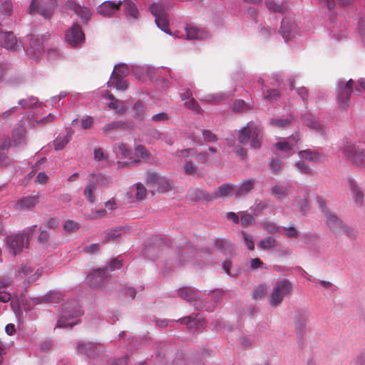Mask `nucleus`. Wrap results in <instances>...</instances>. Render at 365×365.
Returning <instances> with one entry per match:
<instances>
[{"label": "nucleus", "instance_id": "obj_42", "mask_svg": "<svg viewBox=\"0 0 365 365\" xmlns=\"http://www.w3.org/2000/svg\"><path fill=\"white\" fill-rule=\"evenodd\" d=\"M63 299V295L59 291H50L44 295L46 303H59Z\"/></svg>", "mask_w": 365, "mask_h": 365}, {"label": "nucleus", "instance_id": "obj_18", "mask_svg": "<svg viewBox=\"0 0 365 365\" xmlns=\"http://www.w3.org/2000/svg\"><path fill=\"white\" fill-rule=\"evenodd\" d=\"M26 130L24 126L18 125L12 131V142L16 147L26 144Z\"/></svg>", "mask_w": 365, "mask_h": 365}, {"label": "nucleus", "instance_id": "obj_7", "mask_svg": "<svg viewBox=\"0 0 365 365\" xmlns=\"http://www.w3.org/2000/svg\"><path fill=\"white\" fill-rule=\"evenodd\" d=\"M292 292V284L287 279L277 281L273 287L271 297L270 304L272 306L279 305L283 299L291 294Z\"/></svg>", "mask_w": 365, "mask_h": 365}, {"label": "nucleus", "instance_id": "obj_33", "mask_svg": "<svg viewBox=\"0 0 365 365\" xmlns=\"http://www.w3.org/2000/svg\"><path fill=\"white\" fill-rule=\"evenodd\" d=\"M349 187L353 193V198L356 203L362 205L364 200V194L361 188L357 185L354 180H349Z\"/></svg>", "mask_w": 365, "mask_h": 365}, {"label": "nucleus", "instance_id": "obj_58", "mask_svg": "<svg viewBox=\"0 0 365 365\" xmlns=\"http://www.w3.org/2000/svg\"><path fill=\"white\" fill-rule=\"evenodd\" d=\"M160 176L155 172L149 171L146 174V182L149 187L157 185L159 181Z\"/></svg>", "mask_w": 365, "mask_h": 365}, {"label": "nucleus", "instance_id": "obj_53", "mask_svg": "<svg viewBox=\"0 0 365 365\" xmlns=\"http://www.w3.org/2000/svg\"><path fill=\"white\" fill-rule=\"evenodd\" d=\"M158 189L160 192H168L173 188L170 182L164 177H160L157 183Z\"/></svg>", "mask_w": 365, "mask_h": 365}, {"label": "nucleus", "instance_id": "obj_61", "mask_svg": "<svg viewBox=\"0 0 365 365\" xmlns=\"http://www.w3.org/2000/svg\"><path fill=\"white\" fill-rule=\"evenodd\" d=\"M55 118H56L55 115H53V113H49L48 115L42 118L39 120H36L35 122V123L34 124V126L38 125H44L49 123L53 122L55 120Z\"/></svg>", "mask_w": 365, "mask_h": 365}, {"label": "nucleus", "instance_id": "obj_3", "mask_svg": "<svg viewBox=\"0 0 365 365\" xmlns=\"http://www.w3.org/2000/svg\"><path fill=\"white\" fill-rule=\"evenodd\" d=\"M326 224L336 235H346L350 238H355L357 232L355 229L344 224L342 220L334 213L326 211Z\"/></svg>", "mask_w": 365, "mask_h": 365}, {"label": "nucleus", "instance_id": "obj_26", "mask_svg": "<svg viewBox=\"0 0 365 365\" xmlns=\"http://www.w3.org/2000/svg\"><path fill=\"white\" fill-rule=\"evenodd\" d=\"M299 156L302 160L314 163L320 162L324 158L322 153L310 149L299 151Z\"/></svg>", "mask_w": 365, "mask_h": 365}, {"label": "nucleus", "instance_id": "obj_14", "mask_svg": "<svg viewBox=\"0 0 365 365\" xmlns=\"http://www.w3.org/2000/svg\"><path fill=\"white\" fill-rule=\"evenodd\" d=\"M309 317V314L306 310L300 309L297 312V315L294 319L297 334L299 337H302L307 330V322Z\"/></svg>", "mask_w": 365, "mask_h": 365}, {"label": "nucleus", "instance_id": "obj_62", "mask_svg": "<svg viewBox=\"0 0 365 365\" xmlns=\"http://www.w3.org/2000/svg\"><path fill=\"white\" fill-rule=\"evenodd\" d=\"M295 166L302 174H310L312 173V170L302 160L297 162Z\"/></svg>", "mask_w": 365, "mask_h": 365}, {"label": "nucleus", "instance_id": "obj_41", "mask_svg": "<svg viewBox=\"0 0 365 365\" xmlns=\"http://www.w3.org/2000/svg\"><path fill=\"white\" fill-rule=\"evenodd\" d=\"M129 74V68L127 64L120 63L114 66L111 76L125 78Z\"/></svg>", "mask_w": 365, "mask_h": 365}, {"label": "nucleus", "instance_id": "obj_55", "mask_svg": "<svg viewBox=\"0 0 365 365\" xmlns=\"http://www.w3.org/2000/svg\"><path fill=\"white\" fill-rule=\"evenodd\" d=\"M113 150L117 154H120L124 157H127L130 154V150L127 148L126 144L123 143H119L113 146Z\"/></svg>", "mask_w": 365, "mask_h": 365}, {"label": "nucleus", "instance_id": "obj_15", "mask_svg": "<svg viewBox=\"0 0 365 365\" xmlns=\"http://www.w3.org/2000/svg\"><path fill=\"white\" fill-rule=\"evenodd\" d=\"M134 124L132 121L117 120L106 124L103 130L108 133L111 130L131 131L133 130Z\"/></svg>", "mask_w": 365, "mask_h": 365}, {"label": "nucleus", "instance_id": "obj_52", "mask_svg": "<svg viewBox=\"0 0 365 365\" xmlns=\"http://www.w3.org/2000/svg\"><path fill=\"white\" fill-rule=\"evenodd\" d=\"M134 154L138 158L141 159H148L150 157L149 151L142 145H138L135 148Z\"/></svg>", "mask_w": 365, "mask_h": 365}, {"label": "nucleus", "instance_id": "obj_20", "mask_svg": "<svg viewBox=\"0 0 365 365\" xmlns=\"http://www.w3.org/2000/svg\"><path fill=\"white\" fill-rule=\"evenodd\" d=\"M38 202V197L37 195L26 196L19 199L16 207L19 210H29L33 209Z\"/></svg>", "mask_w": 365, "mask_h": 365}, {"label": "nucleus", "instance_id": "obj_37", "mask_svg": "<svg viewBox=\"0 0 365 365\" xmlns=\"http://www.w3.org/2000/svg\"><path fill=\"white\" fill-rule=\"evenodd\" d=\"M88 181L84 189L83 194L91 203H93L96 200L95 196L93 195V192L97 187L95 185L96 182H94L93 179H91L89 177L88 178Z\"/></svg>", "mask_w": 365, "mask_h": 365}, {"label": "nucleus", "instance_id": "obj_60", "mask_svg": "<svg viewBox=\"0 0 365 365\" xmlns=\"http://www.w3.org/2000/svg\"><path fill=\"white\" fill-rule=\"evenodd\" d=\"M12 163L11 159L8 156L7 152L0 151V167H6Z\"/></svg>", "mask_w": 365, "mask_h": 365}, {"label": "nucleus", "instance_id": "obj_47", "mask_svg": "<svg viewBox=\"0 0 365 365\" xmlns=\"http://www.w3.org/2000/svg\"><path fill=\"white\" fill-rule=\"evenodd\" d=\"M183 171L185 175H192L193 177L200 176V174L199 169L192 161L185 162Z\"/></svg>", "mask_w": 365, "mask_h": 365}, {"label": "nucleus", "instance_id": "obj_31", "mask_svg": "<svg viewBox=\"0 0 365 365\" xmlns=\"http://www.w3.org/2000/svg\"><path fill=\"white\" fill-rule=\"evenodd\" d=\"M73 132L71 130H67L66 135L64 136H58L53 142L56 150H61L71 141Z\"/></svg>", "mask_w": 365, "mask_h": 365}, {"label": "nucleus", "instance_id": "obj_11", "mask_svg": "<svg viewBox=\"0 0 365 365\" xmlns=\"http://www.w3.org/2000/svg\"><path fill=\"white\" fill-rule=\"evenodd\" d=\"M101 347L102 345L98 342L78 341L77 343L76 349L80 354L93 359L102 353Z\"/></svg>", "mask_w": 365, "mask_h": 365}, {"label": "nucleus", "instance_id": "obj_22", "mask_svg": "<svg viewBox=\"0 0 365 365\" xmlns=\"http://www.w3.org/2000/svg\"><path fill=\"white\" fill-rule=\"evenodd\" d=\"M235 186L231 183H224L214 190V197L225 198L235 195Z\"/></svg>", "mask_w": 365, "mask_h": 365}, {"label": "nucleus", "instance_id": "obj_46", "mask_svg": "<svg viewBox=\"0 0 365 365\" xmlns=\"http://www.w3.org/2000/svg\"><path fill=\"white\" fill-rule=\"evenodd\" d=\"M38 98L34 96H30L25 99H21L18 101V104L21 106L24 110L32 109L38 103Z\"/></svg>", "mask_w": 365, "mask_h": 365}, {"label": "nucleus", "instance_id": "obj_23", "mask_svg": "<svg viewBox=\"0 0 365 365\" xmlns=\"http://www.w3.org/2000/svg\"><path fill=\"white\" fill-rule=\"evenodd\" d=\"M80 314V311H76L75 314L64 313L61 316L57 322V327L59 328L73 327L78 324V321H74V318Z\"/></svg>", "mask_w": 365, "mask_h": 365}, {"label": "nucleus", "instance_id": "obj_1", "mask_svg": "<svg viewBox=\"0 0 365 365\" xmlns=\"http://www.w3.org/2000/svg\"><path fill=\"white\" fill-rule=\"evenodd\" d=\"M238 141L240 144L246 145L250 141V146L253 149H258L261 146L262 138V128L253 122H249L246 126L238 131Z\"/></svg>", "mask_w": 365, "mask_h": 365}, {"label": "nucleus", "instance_id": "obj_25", "mask_svg": "<svg viewBox=\"0 0 365 365\" xmlns=\"http://www.w3.org/2000/svg\"><path fill=\"white\" fill-rule=\"evenodd\" d=\"M2 46L7 50L16 51L21 46L16 36L12 32H6L3 35Z\"/></svg>", "mask_w": 365, "mask_h": 365}, {"label": "nucleus", "instance_id": "obj_8", "mask_svg": "<svg viewBox=\"0 0 365 365\" xmlns=\"http://www.w3.org/2000/svg\"><path fill=\"white\" fill-rule=\"evenodd\" d=\"M179 295L187 302L192 303L196 310H202L205 307L206 311L211 312L215 309L214 304L204 305L199 297L198 292L195 289L190 287L181 288L179 290Z\"/></svg>", "mask_w": 365, "mask_h": 365}, {"label": "nucleus", "instance_id": "obj_27", "mask_svg": "<svg viewBox=\"0 0 365 365\" xmlns=\"http://www.w3.org/2000/svg\"><path fill=\"white\" fill-rule=\"evenodd\" d=\"M291 185L277 184L272 187V195L279 201H282L289 192Z\"/></svg>", "mask_w": 365, "mask_h": 365}, {"label": "nucleus", "instance_id": "obj_24", "mask_svg": "<svg viewBox=\"0 0 365 365\" xmlns=\"http://www.w3.org/2000/svg\"><path fill=\"white\" fill-rule=\"evenodd\" d=\"M303 123L312 129L315 130L317 132L323 135L324 133V126L319 123L315 117L310 113L304 114L302 115Z\"/></svg>", "mask_w": 365, "mask_h": 365}, {"label": "nucleus", "instance_id": "obj_10", "mask_svg": "<svg viewBox=\"0 0 365 365\" xmlns=\"http://www.w3.org/2000/svg\"><path fill=\"white\" fill-rule=\"evenodd\" d=\"M65 39L67 43L72 47L81 45L85 41V34L81 26L74 23L66 32Z\"/></svg>", "mask_w": 365, "mask_h": 365}, {"label": "nucleus", "instance_id": "obj_39", "mask_svg": "<svg viewBox=\"0 0 365 365\" xmlns=\"http://www.w3.org/2000/svg\"><path fill=\"white\" fill-rule=\"evenodd\" d=\"M133 117L138 120H143L145 117V106L144 104L138 101L134 103L132 108Z\"/></svg>", "mask_w": 365, "mask_h": 365}, {"label": "nucleus", "instance_id": "obj_57", "mask_svg": "<svg viewBox=\"0 0 365 365\" xmlns=\"http://www.w3.org/2000/svg\"><path fill=\"white\" fill-rule=\"evenodd\" d=\"M0 11L5 16H11L13 12V4L11 1L6 0L0 5Z\"/></svg>", "mask_w": 365, "mask_h": 365}, {"label": "nucleus", "instance_id": "obj_16", "mask_svg": "<svg viewBox=\"0 0 365 365\" xmlns=\"http://www.w3.org/2000/svg\"><path fill=\"white\" fill-rule=\"evenodd\" d=\"M185 32L187 38L190 40H206L210 36V34L207 30L194 26H187Z\"/></svg>", "mask_w": 365, "mask_h": 365}, {"label": "nucleus", "instance_id": "obj_35", "mask_svg": "<svg viewBox=\"0 0 365 365\" xmlns=\"http://www.w3.org/2000/svg\"><path fill=\"white\" fill-rule=\"evenodd\" d=\"M124 7L125 14L127 16L137 19L138 16V10L134 2L131 0H123L122 4Z\"/></svg>", "mask_w": 365, "mask_h": 365}, {"label": "nucleus", "instance_id": "obj_12", "mask_svg": "<svg viewBox=\"0 0 365 365\" xmlns=\"http://www.w3.org/2000/svg\"><path fill=\"white\" fill-rule=\"evenodd\" d=\"M279 33L285 41L296 37L298 35V28L294 21L289 17H284L281 22Z\"/></svg>", "mask_w": 365, "mask_h": 365}, {"label": "nucleus", "instance_id": "obj_38", "mask_svg": "<svg viewBox=\"0 0 365 365\" xmlns=\"http://www.w3.org/2000/svg\"><path fill=\"white\" fill-rule=\"evenodd\" d=\"M258 246L264 250H274L278 242L273 237H267L259 241Z\"/></svg>", "mask_w": 365, "mask_h": 365}, {"label": "nucleus", "instance_id": "obj_59", "mask_svg": "<svg viewBox=\"0 0 365 365\" xmlns=\"http://www.w3.org/2000/svg\"><path fill=\"white\" fill-rule=\"evenodd\" d=\"M243 240L247 247L250 250H253L255 249V242L253 241V237L252 235L247 233L246 232H242Z\"/></svg>", "mask_w": 365, "mask_h": 365}, {"label": "nucleus", "instance_id": "obj_45", "mask_svg": "<svg viewBox=\"0 0 365 365\" xmlns=\"http://www.w3.org/2000/svg\"><path fill=\"white\" fill-rule=\"evenodd\" d=\"M281 234L290 239H297L300 235V232L293 224L287 227H282Z\"/></svg>", "mask_w": 365, "mask_h": 365}, {"label": "nucleus", "instance_id": "obj_48", "mask_svg": "<svg viewBox=\"0 0 365 365\" xmlns=\"http://www.w3.org/2000/svg\"><path fill=\"white\" fill-rule=\"evenodd\" d=\"M292 121V118H270L269 123L274 127L284 128L288 126Z\"/></svg>", "mask_w": 365, "mask_h": 365}, {"label": "nucleus", "instance_id": "obj_6", "mask_svg": "<svg viewBox=\"0 0 365 365\" xmlns=\"http://www.w3.org/2000/svg\"><path fill=\"white\" fill-rule=\"evenodd\" d=\"M49 35H44L40 38L39 36L32 34L29 37V46L26 48V53L29 58L38 61L43 56V41L48 39Z\"/></svg>", "mask_w": 365, "mask_h": 365}, {"label": "nucleus", "instance_id": "obj_4", "mask_svg": "<svg viewBox=\"0 0 365 365\" xmlns=\"http://www.w3.org/2000/svg\"><path fill=\"white\" fill-rule=\"evenodd\" d=\"M56 6V0H32L28 13L30 15L39 14L45 19L49 20Z\"/></svg>", "mask_w": 365, "mask_h": 365}, {"label": "nucleus", "instance_id": "obj_5", "mask_svg": "<svg viewBox=\"0 0 365 365\" xmlns=\"http://www.w3.org/2000/svg\"><path fill=\"white\" fill-rule=\"evenodd\" d=\"M336 100L339 108L345 110L349 106L350 96L353 92V80H339L336 83Z\"/></svg>", "mask_w": 365, "mask_h": 365}, {"label": "nucleus", "instance_id": "obj_19", "mask_svg": "<svg viewBox=\"0 0 365 365\" xmlns=\"http://www.w3.org/2000/svg\"><path fill=\"white\" fill-rule=\"evenodd\" d=\"M195 249L189 244H186L182 247L178 248V259L174 262V265L178 267L182 265L185 262L194 255Z\"/></svg>", "mask_w": 365, "mask_h": 365}, {"label": "nucleus", "instance_id": "obj_43", "mask_svg": "<svg viewBox=\"0 0 365 365\" xmlns=\"http://www.w3.org/2000/svg\"><path fill=\"white\" fill-rule=\"evenodd\" d=\"M155 22L161 31L170 35L171 34L169 29V20L168 19V15L155 18Z\"/></svg>", "mask_w": 365, "mask_h": 365}, {"label": "nucleus", "instance_id": "obj_2", "mask_svg": "<svg viewBox=\"0 0 365 365\" xmlns=\"http://www.w3.org/2000/svg\"><path fill=\"white\" fill-rule=\"evenodd\" d=\"M36 225H32L25 230L22 233H19L15 235H9L6 237V245L10 251L14 255H16L20 253L24 247H28L29 243V239L34 230L36 228Z\"/></svg>", "mask_w": 365, "mask_h": 365}, {"label": "nucleus", "instance_id": "obj_50", "mask_svg": "<svg viewBox=\"0 0 365 365\" xmlns=\"http://www.w3.org/2000/svg\"><path fill=\"white\" fill-rule=\"evenodd\" d=\"M132 190L135 191V197L138 200L144 199L147 195L146 188L140 182L136 183L135 187L132 188Z\"/></svg>", "mask_w": 365, "mask_h": 365}, {"label": "nucleus", "instance_id": "obj_29", "mask_svg": "<svg viewBox=\"0 0 365 365\" xmlns=\"http://www.w3.org/2000/svg\"><path fill=\"white\" fill-rule=\"evenodd\" d=\"M292 140H294L295 143H297L299 140V137L297 135L292 136L288 139V141L277 142L275 144V147L279 150L284 151L287 155H292L294 153L292 148L294 145V143L292 142Z\"/></svg>", "mask_w": 365, "mask_h": 365}, {"label": "nucleus", "instance_id": "obj_56", "mask_svg": "<svg viewBox=\"0 0 365 365\" xmlns=\"http://www.w3.org/2000/svg\"><path fill=\"white\" fill-rule=\"evenodd\" d=\"M280 93L279 91L277 89H269L267 91H264L263 97L264 99L272 102L274 101H276L278 97L279 96Z\"/></svg>", "mask_w": 365, "mask_h": 365}, {"label": "nucleus", "instance_id": "obj_28", "mask_svg": "<svg viewBox=\"0 0 365 365\" xmlns=\"http://www.w3.org/2000/svg\"><path fill=\"white\" fill-rule=\"evenodd\" d=\"M254 184V179H248L242 182L237 187L235 186V195L236 197H240L247 195L253 189Z\"/></svg>", "mask_w": 365, "mask_h": 365}, {"label": "nucleus", "instance_id": "obj_17", "mask_svg": "<svg viewBox=\"0 0 365 365\" xmlns=\"http://www.w3.org/2000/svg\"><path fill=\"white\" fill-rule=\"evenodd\" d=\"M178 321H180L182 324L187 325V328L192 331L202 329L205 326V320L202 318H199L198 314L195 317L187 316L180 319Z\"/></svg>", "mask_w": 365, "mask_h": 365}, {"label": "nucleus", "instance_id": "obj_63", "mask_svg": "<svg viewBox=\"0 0 365 365\" xmlns=\"http://www.w3.org/2000/svg\"><path fill=\"white\" fill-rule=\"evenodd\" d=\"M185 104L187 108L192 110V111L197 112L198 113H200L201 111L200 106L194 98H192L191 100L186 101Z\"/></svg>", "mask_w": 365, "mask_h": 365}, {"label": "nucleus", "instance_id": "obj_36", "mask_svg": "<svg viewBox=\"0 0 365 365\" xmlns=\"http://www.w3.org/2000/svg\"><path fill=\"white\" fill-rule=\"evenodd\" d=\"M108 86H113L116 90L122 91H125L128 88V84L124 80V78L114 76H110V80L108 82Z\"/></svg>", "mask_w": 365, "mask_h": 365}, {"label": "nucleus", "instance_id": "obj_54", "mask_svg": "<svg viewBox=\"0 0 365 365\" xmlns=\"http://www.w3.org/2000/svg\"><path fill=\"white\" fill-rule=\"evenodd\" d=\"M255 222L254 217L245 212H240V224L243 227H247Z\"/></svg>", "mask_w": 365, "mask_h": 365}, {"label": "nucleus", "instance_id": "obj_32", "mask_svg": "<svg viewBox=\"0 0 365 365\" xmlns=\"http://www.w3.org/2000/svg\"><path fill=\"white\" fill-rule=\"evenodd\" d=\"M88 177L91 179H93L94 182H96L95 185H96V187H106L112 182L110 177L101 173H93L90 174Z\"/></svg>", "mask_w": 365, "mask_h": 365}, {"label": "nucleus", "instance_id": "obj_44", "mask_svg": "<svg viewBox=\"0 0 365 365\" xmlns=\"http://www.w3.org/2000/svg\"><path fill=\"white\" fill-rule=\"evenodd\" d=\"M151 14L155 17H160L168 15V11L165 6L161 4L153 3L149 6Z\"/></svg>", "mask_w": 365, "mask_h": 365}, {"label": "nucleus", "instance_id": "obj_34", "mask_svg": "<svg viewBox=\"0 0 365 365\" xmlns=\"http://www.w3.org/2000/svg\"><path fill=\"white\" fill-rule=\"evenodd\" d=\"M110 102L108 106L115 110L117 114H123L127 111V108L123 105V103L116 99L112 94L108 96Z\"/></svg>", "mask_w": 365, "mask_h": 365}, {"label": "nucleus", "instance_id": "obj_13", "mask_svg": "<svg viewBox=\"0 0 365 365\" xmlns=\"http://www.w3.org/2000/svg\"><path fill=\"white\" fill-rule=\"evenodd\" d=\"M122 4V1H119L117 4L106 1L102 3L97 9V12L105 17H110L114 15L119 9Z\"/></svg>", "mask_w": 365, "mask_h": 365}, {"label": "nucleus", "instance_id": "obj_51", "mask_svg": "<svg viewBox=\"0 0 365 365\" xmlns=\"http://www.w3.org/2000/svg\"><path fill=\"white\" fill-rule=\"evenodd\" d=\"M225 97L226 95L225 93L210 94L206 96L203 99H200V101L207 103H217L225 99Z\"/></svg>", "mask_w": 365, "mask_h": 365}, {"label": "nucleus", "instance_id": "obj_49", "mask_svg": "<svg viewBox=\"0 0 365 365\" xmlns=\"http://www.w3.org/2000/svg\"><path fill=\"white\" fill-rule=\"evenodd\" d=\"M262 227L271 234L282 233V227L277 226V224L271 221H265L262 224Z\"/></svg>", "mask_w": 365, "mask_h": 365}, {"label": "nucleus", "instance_id": "obj_40", "mask_svg": "<svg viewBox=\"0 0 365 365\" xmlns=\"http://www.w3.org/2000/svg\"><path fill=\"white\" fill-rule=\"evenodd\" d=\"M73 11L80 17L82 22H87L91 19V13L86 7L75 4Z\"/></svg>", "mask_w": 365, "mask_h": 365}, {"label": "nucleus", "instance_id": "obj_21", "mask_svg": "<svg viewBox=\"0 0 365 365\" xmlns=\"http://www.w3.org/2000/svg\"><path fill=\"white\" fill-rule=\"evenodd\" d=\"M107 268H99L95 270L88 276V280L91 286L97 287H100L106 277Z\"/></svg>", "mask_w": 365, "mask_h": 365}, {"label": "nucleus", "instance_id": "obj_30", "mask_svg": "<svg viewBox=\"0 0 365 365\" xmlns=\"http://www.w3.org/2000/svg\"><path fill=\"white\" fill-rule=\"evenodd\" d=\"M130 230V227L128 226H118L110 229L108 233L103 242H107L108 240H118L120 238V236L123 232H126Z\"/></svg>", "mask_w": 365, "mask_h": 365}, {"label": "nucleus", "instance_id": "obj_9", "mask_svg": "<svg viewBox=\"0 0 365 365\" xmlns=\"http://www.w3.org/2000/svg\"><path fill=\"white\" fill-rule=\"evenodd\" d=\"M343 153L353 163L360 167H365V152L356 145L346 143L343 148Z\"/></svg>", "mask_w": 365, "mask_h": 365}, {"label": "nucleus", "instance_id": "obj_64", "mask_svg": "<svg viewBox=\"0 0 365 365\" xmlns=\"http://www.w3.org/2000/svg\"><path fill=\"white\" fill-rule=\"evenodd\" d=\"M269 167L273 172L277 173L281 170L283 167V162L279 159H274L270 161Z\"/></svg>", "mask_w": 365, "mask_h": 365}]
</instances>
